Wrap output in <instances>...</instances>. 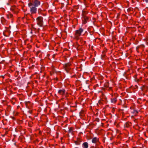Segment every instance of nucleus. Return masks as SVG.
Returning a JSON list of instances; mask_svg holds the SVG:
<instances>
[{"label":"nucleus","mask_w":148,"mask_h":148,"mask_svg":"<svg viewBox=\"0 0 148 148\" xmlns=\"http://www.w3.org/2000/svg\"><path fill=\"white\" fill-rule=\"evenodd\" d=\"M12 17L13 15L12 14H9L7 15V17L9 19L12 18Z\"/></svg>","instance_id":"15"},{"label":"nucleus","mask_w":148,"mask_h":148,"mask_svg":"<svg viewBox=\"0 0 148 148\" xmlns=\"http://www.w3.org/2000/svg\"><path fill=\"white\" fill-rule=\"evenodd\" d=\"M133 148H135V147H133Z\"/></svg>","instance_id":"24"},{"label":"nucleus","mask_w":148,"mask_h":148,"mask_svg":"<svg viewBox=\"0 0 148 148\" xmlns=\"http://www.w3.org/2000/svg\"><path fill=\"white\" fill-rule=\"evenodd\" d=\"M143 1L146 2V3H148V0H143Z\"/></svg>","instance_id":"19"},{"label":"nucleus","mask_w":148,"mask_h":148,"mask_svg":"<svg viewBox=\"0 0 148 148\" xmlns=\"http://www.w3.org/2000/svg\"><path fill=\"white\" fill-rule=\"evenodd\" d=\"M92 142L95 144L98 143L99 142V138L96 137H94L92 140Z\"/></svg>","instance_id":"7"},{"label":"nucleus","mask_w":148,"mask_h":148,"mask_svg":"<svg viewBox=\"0 0 148 148\" xmlns=\"http://www.w3.org/2000/svg\"><path fill=\"white\" fill-rule=\"evenodd\" d=\"M82 146L84 148H88V143L86 142L83 143Z\"/></svg>","instance_id":"12"},{"label":"nucleus","mask_w":148,"mask_h":148,"mask_svg":"<svg viewBox=\"0 0 148 148\" xmlns=\"http://www.w3.org/2000/svg\"><path fill=\"white\" fill-rule=\"evenodd\" d=\"M83 23L85 24L86 23L88 20V16L82 17Z\"/></svg>","instance_id":"8"},{"label":"nucleus","mask_w":148,"mask_h":148,"mask_svg":"<svg viewBox=\"0 0 148 148\" xmlns=\"http://www.w3.org/2000/svg\"><path fill=\"white\" fill-rule=\"evenodd\" d=\"M46 15V14H44L43 15L44 16H45Z\"/></svg>","instance_id":"22"},{"label":"nucleus","mask_w":148,"mask_h":148,"mask_svg":"<svg viewBox=\"0 0 148 148\" xmlns=\"http://www.w3.org/2000/svg\"><path fill=\"white\" fill-rule=\"evenodd\" d=\"M117 101V99L116 97H115L111 99V102L113 103H115Z\"/></svg>","instance_id":"13"},{"label":"nucleus","mask_w":148,"mask_h":148,"mask_svg":"<svg viewBox=\"0 0 148 148\" xmlns=\"http://www.w3.org/2000/svg\"><path fill=\"white\" fill-rule=\"evenodd\" d=\"M142 89V90L144 91H147L148 90V87L145 86H143L141 87Z\"/></svg>","instance_id":"11"},{"label":"nucleus","mask_w":148,"mask_h":148,"mask_svg":"<svg viewBox=\"0 0 148 148\" xmlns=\"http://www.w3.org/2000/svg\"><path fill=\"white\" fill-rule=\"evenodd\" d=\"M131 124L130 123H126L125 125V126L126 127H128L130 125V124Z\"/></svg>","instance_id":"16"},{"label":"nucleus","mask_w":148,"mask_h":148,"mask_svg":"<svg viewBox=\"0 0 148 148\" xmlns=\"http://www.w3.org/2000/svg\"><path fill=\"white\" fill-rule=\"evenodd\" d=\"M71 65V64L70 63H68L64 64V68L67 73L70 72Z\"/></svg>","instance_id":"4"},{"label":"nucleus","mask_w":148,"mask_h":148,"mask_svg":"<svg viewBox=\"0 0 148 148\" xmlns=\"http://www.w3.org/2000/svg\"><path fill=\"white\" fill-rule=\"evenodd\" d=\"M33 3L34 6L36 7H38L40 5V0H34Z\"/></svg>","instance_id":"6"},{"label":"nucleus","mask_w":148,"mask_h":148,"mask_svg":"<svg viewBox=\"0 0 148 148\" xmlns=\"http://www.w3.org/2000/svg\"><path fill=\"white\" fill-rule=\"evenodd\" d=\"M36 23L39 27H42L43 25V18L41 16H38L36 18Z\"/></svg>","instance_id":"3"},{"label":"nucleus","mask_w":148,"mask_h":148,"mask_svg":"<svg viewBox=\"0 0 148 148\" xmlns=\"http://www.w3.org/2000/svg\"><path fill=\"white\" fill-rule=\"evenodd\" d=\"M65 90L64 88H62L61 89L58 90V93L59 95L63 96L65 94Z\"/></svg>","instance_id":"5"},{"label":"nucleus","mask_w":148,"mask_h":148,"mask_svg":"<svg viewBox=\"0 0 148 148\" xmlns=\"http://www.w3.org/2000/svg\"><path fill=\"white\" fill-rule=\"evenodd\" d=\"M112 97H113V94H112Z\"/></svg>","instance_id":"23"},{"label":"nucleus","mask_w":148,"mask_h":148,"mask_svg":"<svg viewBox=\"0 0 148 148\" xmlns=\"http://www.w3.org/2000/svg\"><path fill=\"white\" fill-rule=\"evenodd\" d=\"M75 144H76V145H79L80 144V143L79 142L77 141H75Z\"/></svg>","instance_id":"17"},{"label":"nucleus","mask_w":148,"mask_h":148,"mask_svg":"<svg viewBox=\"0 0 148 148\" xmlns=\"http://www.w3.org/2000/svg\"><path fill=\"white\" fill-rule=\"evenodd\" d=\"M109 90H112V89L111 87H110L109 88Z\"/></svg>","instance_id":"21"},{"label":"nucleus","mask_w":148,"mask_h":148,"mask_svg":"<svg viewBox=\"0 0 148 148\" xmlns=\"http://www.w3.org/2000/svg\"><path fill=\"white\" fill-rule=\"evenodd\" d=\"M41 10L40 9H39L38 10V12L39 13H40L41 11Z\"/></svg>","instance_id":"18"},{"label":"nucleus","mask_w":148,"mask_h":148,"mask_svg":"<svg viewBox=\"0 0 148 148\" xmlns=\"http://www.w3.org/2000/svg\"><path fill=\"white\" fill-rule=\"evenodd\" d=\"M27 16H25L23 17V18H25L26 19H27Z\"/></svg>","instance_id":"20"},{"label":"nucleus","mask_w":148,"mask_h":148,"mask_svg":"<svg viewBox=\"0 0 148 148\" xmlns=\"http://www.w3.org/2000/svg\"><path fill=\"white\" fill-rule=\"evenodd\" d=\"M88 12H87V11H85L84 10H83L82 11V17L87 16V14H88Z\"/></svg>","instance_id":"10"},{"label":"nucleus","mask_w":148,"mask_h":148,"mask_svg":"<svg viewBox=\"0 0 148 148\" xmlns=\"http://www.w3.org/2000/svg\"><path fill=\"white\" fill-rule=\"evenodd\" d=\"M85 34L84 32V29L82 28H80L75 32L74 38L78 40L79 39L80 37L82 35Z\"/></svg>","instance_id":"1"},{"label":"nucleus","mask_w":148,"mask_h":148,"mask_svg":"<svg viewBox=\"0 0 148 148\" xmlns=\"http://www.w3.org/2000/svg\"><path fill=\"white\" fill-rule=\"evenodd\" d=\"M28 5L30 8V11L31 14L36 13L37 12L36 7L34 6L33 4L31 2L29 3Z\"/></svg>","instance_id":"2"},{"label":"nucleus","mask_w":148,"mask_h":148,"mask_svg":"<svg viewBox=\"0 0 148 148\" xmlns=\"http://www.w3.org/2000/svg\"><path fill=\"white\" fill-rule=\"evenodd\" d=\"M131 112L133 116L137 115L138 112V111L134 109H132Z\"/></svg>","instance_id":"9"},{"label":"nucleus","mask_w":148,"mask_h":148,"mask_svg":"<svg viewBox=\"0 0 148 148\" xmlns=\"http://www.w3.org/2000/svg\"><path fill=\"white\" fill-rule=\"evenodd\" d=\"M73 128L72 127H71L69 128V130L68 131V133H72L73 132Z\"/></svg>","instance_id":"14"}]
</instances>
